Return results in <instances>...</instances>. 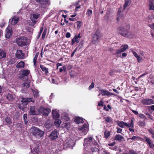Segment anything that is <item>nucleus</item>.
Masks as SVG:
<instances>
[{
  "mask_svg": "<svg viewBox=\"0 0 154 154\" xmlns=\"http://www.w3.org/2000/svg\"><path fill=\"white\" fill-rule=\"evenodd\" d=\"M16 56L17 58L23 59L24 57V54L23 53L21 50H17L16 54Z\"/></svg>",
  "mask_w": 154,
  "mask_h": 154,
  "instance_id": "nucleus-16",
  "label": "nucleus"
},
{
  "mask_svg": "<svg viewBox=\"0 0 154 154\" xmlns=\"http://www.w3.org/2000/svg\"><path fill=\"white\" fill-rule=\"evenodd\" d=\"M27 115L26 114H24L23 115V119L25 121V124H26L27 122V121L26 122V120L27 119Z\"/></svg>",
  "mask_w": 154,
  "mask_h": 154,
  "instance_id": "nucleus-53",
  "label": "nucleus"
},
{
  "mask_svg": "<svg viewBox=\"0 0 154 154\" xmlns=\"http://www.w3.org/2000/svg\"><path fill=\"white\" fill-rule=\"evenodd\" d=\"M29 114L31 115H36L39 113V109L38 111H36V108L34 106H32L30 107V111L29 112Z\"/></svg>",
  "mask_w": 154,
  "mask_h": 154,
  "instance_id": "nucleus-13",
  "label": "nucleus"
},
{
  "mask_svg": "<svg viewBox=\"0 0 154 154\" xmlns=\"http://www.w3.org/2000/svg\"><path fill=\"white\" fill-rule=\"evenodd\" d=\"M145 141H146L149 144H150L151 142V139L147 137H145Z\"/></svg>",
  "mask_w": 154,
  "mask_h": 154,
  "instance_id": "nucleus-49",
  "label": "nucleus"
},
{
  "mask_svg": "<svg viewBox=\"0 0 154 154\" xmlns=\"http://www.w3.org/2000/svg\"><path fill=\"white\" fill-rule=\"evenodd\" d=\"M49 121L47 122L45 124V127L47 128H48L52 126L51 124L49 123Z\"/></svg>",
  "mask_w": 154,
  "mask_h": 154,
  "instance_id": "nucleus-45",
  "label": "nucleus"
},
{
  "mask_svg": "<svg viewBox=\"0 0 154 154\" xmlns=\"http://www.w3.org/2000/svg\"><path fill=\"white\" fill-rule=\"evenodd\" d=\"M150 108L151 110L154 111V105L150 106Z\"/></svg>",
  "mask_w": 154,
  "mask_h": 154,
  "instance_id": "nucleus-64",
  "label": "nucleus"
},
{
  "mask_svg": "<svg viewBox=\"0 0 154 154\" xmlns=\"http://www.w3.org/2000/svg\"><path fill=\"white\" fill-rule=\"evenodd\" d=\"M93 144V139L92 137H90L85 139L84 146L91 145Z\"/></svg>",
  "mask_w": 154,
  "mask_h": 154,
  "instance_id": "nucleus-9",
  "label": "nucleus"
},
{
  "mask_svg": "<svg viewBox=\"0 0 154 154\" xmlns=\"http://www.w3.org/2000/svg\"><path fill=\"white\" fill-rule=\"evenodd\" d=\"M75 122L78 124L82 123L84 122L83 119L79 117H76L75 119Z\"/></svg>",
  "mask_w": 154,
  "mask_h": 154,
  "instance_id": "nucleus-26",
  "label": "nucleus"
},
{
  "mask_svg": "<svg viewBox=\"0 0 154 154\" xmlns=\"http://www.w3.org/2000/svg\"><path fill=\"white\" fill-rule=\"evenodd\" d=\"M70 36L71 34L69 32H68L66 33V36L67 38H69L70 37Z\"/></svg>",
  "mask_w": 154,
  "mask_h": 154,
  "instance_id": "nucleus-59",
  "label": "nucleus"
},
{
  "mask_svg": "<svg viewBox=\"0 0 154 154\" xmlns=\"http://www.w3.org/2000/svg\"><path fill=\"white\" fill-rule=\"evenodd\" d=\"M65 142L68 147H72L74 145L75 141L73 139L69 138L67 139L66 141Z\"/></svg>",
  "mask_w": 154,
  "mask_h": 154,
  "instance_id": "nucleus-14",
  "label": "nucleus"
},
{
  "mask_svg": "<svg viewBox=\"0 0 154 154\" xmlns=\"http://www.w3.org/2000/svg\"><path fill=\"white\" fill-rule=\"evenodd\" d=\"M139 116L141 118H145V116L142 114H139Z\"/></svg>",
  "mask_w": 154,
  "mask_h": 154,
  "instance_id": "nucleus-60",
  "label": "nucleus"
},
{
  "mask_svg": "<svg viewBox=\"0 0 154 154\" xmlns=\"http://www.w3.org/2000/svg\"><path fill=\"white\" fill-rule=\"evenodd\" d=\"M110 135V133L109 131H106L104 133V137L105 138H108Z\"/></svg>",
  "mask_w": 154,
  "mask_h": 154,
  "instance_id": "nucleus-39",
  "label": "nucleus"
},
{
  "mask_svg": "<svg viewBox=\"0 0 154 154\" xmlns=\"http://www.w3.org/2000/svg\"><path fill=\"white\" fill-rule=\"evenodd\" d=\"M55 119V125H60L61 122V120L60 119Z\"/></svg>",
  "mask_w": 154,
  "mask_h": 154,
  "instance_id": "nucleus-42",
  "label": "nucleus"
},
{
  "mask_svg": "<svg viewBox=\"0 0 154 154\" xmlns=\"http://www.w3.org/2000/svg\"><path fill=\"white\" fill-rule=\"evenodd\" d=\"M31 20L32 21V22L30 23L29 25L32 26H33L36 23V21L34 20Z\"/></svg>",
  "mask_w": 154,
  "mask_h": 154,
  "instance_id": "nucleus-48",
  "label": "nucleus"
},
{
  "mask_svg": "<svg viewBox=\"0 0 154 154\" xmlns=\"http://www.w3.org/2000/svg\"><path fill=\"white\" fill-rule=\"evenodd\" d=\"M100 91V94L103 96H107L108 97L111 95H115L113 93L109 92L106 89H102L99 90Z\"/></svg>",
  "mask_w": 154,
  "mask_h": 154,
  "instance_id": "nucleus-11",
  "label": "nucleus"
},
{
  "mask_svg": "<svg viewBox=\"0 0 154 154\" xmlns=\"http://www.w3.org/2000/svg\"><path fill=\"white\" fill-rule=\"evenodd\" d=\"M148 131L151 135L154 133V131L152 129H149Z\"/></svg>",
  "mask_w": 154,
  "mask_h": 154,
  "instance_id": "nucleus-56",
  "label": "nucleus"
},
{
  "mask_svg": "<svg viewBox=\"0 0 154 154\" xmlns=\"http://www.w3.org/2000/svg\"><path fill=\"white\" fill-rule=\"evenodd\" d=\"M30 134L32 138L34 140L37 138H40L42 137L44 134V133L42 131L36 127L32 128Z\"/></svg>",
  "mask_w": 154,
  "mask_h": 154,
  "instance_id": "nucleus-2",
  "label": "nucleus"
},
{
  "mask_svg": "<svg viewBox=\"0 0 154 154\" xmlns=\"http://www.w3.org/2000/svg\"><path fill=\"white\" fill-rule=\"evenodd\" d=\"M5 121L8 123L10 124L11 123V119L9 117H7L5 119Z\"/></svg>",
  "mask_w": 154,
  "mask_h": 154,
  "instance_id": "nucleus-44",
  "label": "nucleus"
},
{
  "mask_svg": "<svg viewBox=\"0 0 154 154\" xmlns=\"http://www.w3.org/2000/svg\"><path fill=\"white\" fill-rule=\"evenodd\" d=\"M14 95L12 94L8 93L6 95V99L9 101H12L14 98Z\"/></svg>",
  "mask_w": 154,
  "mask_h": 154,
  "instance_id": "nucleus-19",
  "label": "nucleus"
},
{
  "mask_svg": "<svg viewBox=\"0 0 154 154\" xmlns=\"http://www.w3.org/2000/svg\"><path fill=\"white\" fill-rule=\"evenodd\" d=\"M130 28L129 25H125L119 27L117 29L118 33L121 35L128 38H132L134 35L128 31Z\"/></svg>",
  "mask_w": 154,
  "mask_h": 154,
  "instance_id": "nucleus-1",
  "label": "nucleus"
},
{
  "mask_svg": "<svg viewBox=\"0 0 154 154\" xmlns=\"http://www.w3.org/2000/svg\"><path fill=\"white\" fill-rule=\"evenodd\" d=\"M51 112L50 109L45 108L43 107H40L39 108V113L42 114L43 115L48 116Z\"/></svg>",
  "mask_w": 154,
  "mask_h": 154,
  "instance_id": "nucleus-4",
  "label": "nucleus"
},
{
  "mask_svg": "<svg viewBox=\"0 0 154 154\" xmlns=\"http://www.w3.org/2000/svg\"><path fill=\"white\" fill-rule=\"evenodd\" d=\"M33 93V95L34 97L37 98L39 96V92L36 89H31Z\"/></svg>",
  "mask_w": 154,
  "mask_h": 154,
  "instance_id": "nucleus-29",
  "label": "nucleus"
},
{
  "mask_svg": "<svg viewBox=\"0 0 154 154\" xmlns=\"http://www.w3.org/2000/svg\"><path fill=\"white\" fill-rule=\"evenodd\" d=\"M126 126L128 128H133L134 127L133 121L132 119L131 121V123L129 124H127V125Z\"/></svg>",
  "mask_w": 154,
  "mask_h": 154,
  "instance_id": "nucleus-38",
  "label": "nucleus"
},
{
  "mask_svg": "<svg viewBox=\"0 0 154 154\" xmlns=\"http://www.w3.org/2000/svg\"><path fill=\"white\" fill-rule=\"evenodd\" d=\"M131 51L132 52L134 56L137 58L138 62L139 63L142 60V58L138 55L136 52L132 50H131Z\"/></svg>",
  "mask_w": 154,
  "mask_h": 154,
  "instance_id": "nucleus-23",
  "label": "nucleus"
},
{
  "mask_svg": "<svg viewBox=\"0 0 154 154\" xmlns=\"http://www.w3.org/2000/svg\"><path fill=\"white\" fill-rule=\"evenodd\" d=\"M58 132L56 130L52 131L50 134L49 137L51 140H53L58 137Z\"/></svg>",
  "mask_w": 154,
  "mask_h": 154,
  "instance_id": "nucleus-6",
  "label": "nucleus"
},
{
  "mask_svg": "<svg viewBox=\"0 0 154 154\" xmlns=\"http://www.w3.org/2000/svg\"><path fill=\"white\" fill-rule=\"evenodd\" d=\"M52 116L53 117L54 119H57L59 118L60 115L59 113L56 110H52Z\"/></svg>",
  "mask_w": 154,
  "mask_h": 154,
  "instance_id": "nucleus-27",
  "label": "nucleus"
},
{
  "mask_svg": "<svg viewBox=\"0 0 154 154\" xmlns=\"http://www.w3.org/2000/svg\"><path fill=\"white\" fill-rule=\"evenodd\" d=\"M62 126L63 127L66 128L67 129H68L70 127V124L68 122H67L63 123V124Z\"/></svg>",
  "mask_w": 154,
  "mask_h": 154,
  "instance_id": "nucleus-35",
  "label": "nucleus"
},
{
  "mask_svg": "<svg viewBox=\"0 0 154 154\" xmlns=\"http://www.w3.org/2000/svg\"><path fill=\"white\" fill-rule=\"evenodd\" d=\"M117 124L119 127L122 128H124V126H126V125H127V123L123 121H117Z\"/></svg>",
  "mask_w": 154,
  "mask_h": 154,
  "instance_id": "nucleus-24",
  "label": "nucleus"
},
{
  "mask_svg": "<svg viewBox=\"0 0 154 154\" xmlns=\"http://www.w3.org/2000/svg\"><path fill=\"white\" fill-rule=\"evenodd\" d=\"M19 20V18L18 17H14L11 19L9 20V22H11V24L14 25L18 23Z\"/></svg>",
  "mask_w": 154,
  "mask_h": 154,
  "instance_id": "nucleus-17",
  "label": "nucleus"
},
{
  "mask_svg": "<svg viewBox=\"0 0 154 154\" xmlns=\"http://www.w3.org/2000/svg\"><path fill=\"white\" fill-rule=\"evenodd\" d=\"M40 67L42 69V70L45 72V74L46 75H48V69L45 67L44 65H40Z\"/></svg>",
  "mask_w": 154,
  "mask_h": 154,
  "instance_id": "nucleus-20",
  "label": "nucleus"
},
{
  "mask_svg": "<svg viewBox=\"0 0 154 154\" xmlns=\"http://www.w3.org/2000/svg\"><path fill=\"white\" fill-rule=\"evenodd\" d=\"M38 56V54L37 53H36L33 59V62L34 63V64H35L36 63V60H37V57Z\"/></svg>",
  "mask_w": 154,
  "mask_h": 154,
  "instance_id": "nucleus-47",
  "label": "nucleus"
},
{
  "mask_svg": "<svg viewBox=\"0 0 154 154\" xmlns=\"http://www.w3.org/2000/svg\"><path fill=\"white\" fill-rule=\"evenodd\" d=\"M92 11L91 10L88 9L86 13V15L87 16H91L92 14Z\"/></svg>",
  "mask_w": 154,
  "mask_h": 154,
  "instance_id": "nucleus-43",
  "label": "nucleus"
},
{
  "mask_svg": "<svg viewBox=\"0 0 154 154\" xmlns=\"http://www.w3.org/2000/svg\"><path fill=\"white\" fill-rule=\"evenodd\" d=\"M20 101L25 106L27 105L28 104V101H27V98H24L22 97L21 98V100H20Z\"/></svg>",
  "mask_w": 154,
  "mask_h": 154,
  "instance_id": "nucleus-31",
  "label": "nucleus"
},
{
  "mask_svg": "<svg viewBox=\"0 0 154 154\" xmlns=\"http://www.w3.org/2000/svg\"><path fill=\"white\" fill-rule=\"evenodd\" d=\"M131 111L134 114H135L136 115H137L138 113V112H137L136 111L134 110L133 109H132Z\"/></svg>",
  "mask_w": 154,
  "mask_h": 154,
  "instance_id": "nucleus-63",
  "label": "nucleus"
},
{
  "mask_svg": "<svg viewBox=\"0 0 154 154\" xmlns=\"http://www.w3.org/2000/svg\"><path fill=\"white\" fill-rule=\"evenodd\" d=\"M26 38L24 37H22L16 39V41L19 46H22L26 45L27 42Z\"/></svg>",
  "mask_w": 154,
  "mask_h": 154,
  "instance_id": "nucleus-3",
  "label": "nucleus"
},
{
  "mask_svg": "<svg viewBox=\"0 0 154 154\" xmlns=\"http://www.w3.org/2000/svg\"><path fill=\"white\" fill-rule=\"evenodd\" d=\"M130 1H125V3L123 7V10H124L130 4Z\"/></svg>",
  "mask_w": 154,
  "mask_h": 154,
  "instance_id": "nucleus-37",
  "label": "nucleus"
},
{
  "mask_svg": "<svg viewBox=\"0 0 154 154\" xmlns=\"http://www.w3.org/2000/svg\"><path fill=\"white\" fill-rule=\"evenodd\" d=\"M121 8H119L118 12L117 17L116 18L117 21H118L119 19H120L122 16V14L121 13Z\"/></svg>",
  "mask_w": 154,
  "mask_h": 154,
  "instance_id": "nucleus-30",
  "label": "nucleus"
},
{
  "mask_svg": "<svg viewBox=\"0 0 154 154\" xmlns=\"http://www.w3.org/2000/svg\"><path fill=\"white\" fill-rule=\"evenodd\" d=\"M128 45H122L121 49L117 51L116 54H119L121 52L125 51L127 49H128Z\"/></svg>",
  "mask_w": 154,
  "mask_h": 154,
  "instance_id": "nucleus-15",
  "label": "nucleus"
},
{
  "mask_svg": "<svg viewBox=\"0 0 154 154\" xmlns=\"http://www.w3.org/2000/svg\"><path fill=\"white\" fill-rule=\"evenodd\" d=\"M149 26L151 29H154V23L150 24L149 25Z\"/></svg>",
  "mask_w": 154,
  "mask_h": 154,
  "instance_id": "nucleus-57",
  "label": "nucleus"
},
{
  "mask_svg": "<svg viewBox=\"0 0 154 154\" xmlns=\"http://www.w3.org/2000/svg\"><path fill=\"white\" fill-rule=\"evenodd\" d=\"M27 101H28V103L30 102H32L34 103V100L32 98H27Z\"/></svg>",
  "mask_w": 154,
  "mask_h": 154,
  "instance_id": "nucleus-51",
  "label": "nucleus"
},
{
  "mask_svg": "<svg viewBox=\"0 0 154 154\" xmlns=\"http://www.w3.org/2000/svg\"><path fill=\"white\" fill-rule=\"evenodd\" d=\"M78 39V38L77 37H76V36H75V37H74V38L72 39V45L74 44L75 42H76L77 43L79 42V40Z\"/></svg>",
  "mask_w": 154,
  "mask_h": 154,
  "instance_id": "nucleus-36",
  "label": "nucleus"
},
{
  "mask_svg": "<svg viewBox=\"0 0 154 154\" xmlns=\"http://www.w3.org/2000/svg\"><path fill=\"white\" fill-rule=\"evenodd\" d=\"M138 123L139 125L140 126L143 127L145 125V121H139Z\"/></svg>",
  "mask_w": 154,
  "mask_h": 154,
  "instance_id": "nucleus-41",
  "label": "nucleus"
},
{
  "mask_svg": "<svg viewBox=\"0 0 154 154\" xmlns=\"http://www.w3.org/2000/svg\"><path fill=\"white\" fill-rule=\"evenodd\" d=\"M30 81L29 80L25 82L22 84V86L25 88H28L29 87Z\"/></svg>",
  "mask_w": 154,
  "mask_h": 154,
  "instance_id": "nucleus-32",
  "label": "nucleus"
},
{
  "mask_svg": "<svg viewBox=\"0 0 154 154\" xmlns=\"http://www.w3.org/2000/svg\"><path fill=\"white\" fill-rule=\"evenodd\" d=\"M25 66V63L23 61L19 62L16 65V67L18 69L23 68Z\"/></svg>",
  "mask_w": 154,
  "mask_h": 154,
  "instance_id": "nucleus-25",
  "label": "nucleus"
},
{
  "mask_svg": "<svg viewBox=\"0 0 154 154\" xmlns=\"http://www.w3.org/2000/svg\"><path fill=\"white\" fill-rule=\"evenodd\" d=\"M139 137H136L135 136H134L130 138H128V140H137L138 138H139Z\"/></svg>",
  "mask_w": 154,
  "mask_h": 154,
  "instance_id": "nucleus-46",
  "label": "nucleus"
},
{
  "mask_svg": "<svg viewBox=\"0 0 154 154\" xmlns=\"http://www.w3.org/2000/svg\"><path fill=\"white\" fill-rule=\"evenodd\" d=\"M94 84L93 82L91 83V85H90L88 88V89L89 90H91V89L94 88Z\"/></svg>",
  "mask_w": 154,
  "mask_h": 154,
  "instance_id": "nucleus-52",
  "label": "nucleus"
},
{
  "mask_svg": "<svg viewBox=\"0 0 154 154\" xmlns=\"http://www.w3.org/2000/svg\"><path fill=\"white\" fill-rule=\"evenodd\" d=\"M101 35L99 31H97L94 34L93 36L92 41V42L95 43L97 42L99 39L101 37Z\"/></svg>",
  "mask_w": 154,
  "mask_h": 154,
  "instance_id": "nucleus-8",
  "label": "nucleus"
},
{
  "mask_svg": "<svg viewBox=\"0 0 154 154\" xmlns=\"http://www.w3.org/2000/svg\"><path fill=\"white\" fill-rule=\"evenodd\" d=\"M142 104L144 105H149L154 103V101L152 99H144L141 100Z\"/></svg>",
  "mask_w": 154,
  "mask_h": 154,
  "instance_id": "nucleus-10",
  "label": "nucleus"
},
{
  "mask_svg": "<svg viewBox=\"0 0 154 154\" xmlns=\"http://www.w3.org/2000/svg\"><path fill=\"white\" fill-rule=\"evenodd\" d=\"M116 128L117 129V133H121V132L122 131V129L119 128Z\"/></svg>",
  "mask_w": 154,
  "mask_h": 154,
  "instance_id": "nucleus-58",
  "label": "nucleus"
},
{
  "mask_svg": "<svg viewBox=\"0 0 154 154\" xmlns=\"http://www.w3.org/2000/svg\"><path fill=\"white\" fill-rule=\"evenodd\" d=\"M46 33L44 31L42 34V38L43 39H44L45 38Z\"/></svg>",
  "mask_w": 154,
  "mask_h": 154,
  "instance_id": "nucleus-61",
  "label": "nucleus"
},
{
  "mask_svg": "<svg viewBox=\"0 0 154 154\" xmlns=\"http://www.w3.org/2000/svg\"><path fill=\"white\" fill-rule=\"evenodd\" d=\"M103 119L105 120L106 121L110 124H112L113 123L112 119L109 117L107 116L104 117Z\"/></svg>",
  "mask_w": 154,
  "mask_h": 154,
  "instance_id": "nucleus-34",
  "label": "nucleus"
},
{
  "mask_svg": "<svg viewBox=\"0 0 154 154\" xmlns=\"http://www.w3.org/2000/svg\"><path fill=\"white\" fill-rule=\"evenodd\" d=\"M129 152L131 154H137L136 152L133 149L130 150Z\"/></svg>",
  "mask_w": 154,
  "mask_h": 154,
  "instance_id": "nucleus-54",
  "label": "nucleus"
},
{
  "mask_svg": "<svg viewBox=\"0 0 154 154\" xmlns=\"http://www.w3.org/2000/svg\"><path fill=\"white\" fill-rule=\"evenodd\" d=\"M99 106H103V103L102 100H101L98 103Z\"/></svg>",
  "mask_w": 154,
  "mask_h": 154,
  "instance_id": "nucleus-55",
  "label": "nucleus"
},
{
  "mask_svg": "<svg viewBox=\"0 0 154 154\" xmlns=\"http://www.w3.org/2000/svg\"><path fill=\"white\" fill-rule=\"evenodd\" d=\"M38 145L37 147L34 148L32 150V152L33 154H39L40 151L39 147L40 146V145L38 144Z\"/></svg>",
  "mask_w": 154,
  "mask_h": 154,
  "instance_id": "nucleus-22",
  "label": "nucleus"
},
{
  "mask_svg": "<svg viewBox=\"0 0 154 154\" xmlns=\"http://www.w3.org/2000/svg\"><path fill=\"white\" fill-rule=\"evenodd\" d=\"M76 23H77V28H80L81 26L82 22L79 21H78Z\"/></svg>",
  "mask_w": 154,
  "mask_h": 154,
  "instance_id": "nucleus-50",
  "label": "nucleus"
},
{
  "mask_svg": "<svg viewBox=\"0 0 154 154\" xmlns=\"http://www.w3.org/2000/svg\"><path fill=\"white\" fill-rule=\"evenodd\" d=\"M30 71L28 69H23L21 71V75L23 76L28 75L29 74Z\"/></svg>",
  "mask_w": 154,
  "mask_h": 154,
  "instance_id": "nucleus-21",
  "label": "nucleus"
},
{
  "mask_svg": "<svg viewBox=\"0 0 154 154\" xmlns=\"http://www.w3.org/2000/svg\"><path fill=\"white\" fill-rule=\"evenodd\" d=\"M94 144L95 146L97 145L98 144L97 142L95 140L93 139V144Z\"/></svg>",
  "mask_w": 154,
  "mask_h": 154,
  "instance_id": "nucleus-62",
  "label": "nucleus"
},
{
  "mask_svg": "<svg viewBox=\"0 0 154 154\" xmlns=\"http://www.w3.org/2000/svg\"><path fill=\"white\" fill-rule=\"evenodd\" d=\"M6 53L3 50L0 49V59H2L5 57Z\"/></svg>",
  "mask_w": 154,
  "mask_h": 154,
  "instance_id": "nucleus-33",
  "label": "nucleus"
},
{
  "mask_svg": "<svg viewBox=\"0 0 154 154\" xmlns=\"http://www.w3.org/2000/svg\"><path fill=\"white\" fill-rule=\"evenodd\" d=\"M124 139V138L122 136L119 134H116L115 137V140L119 142L121 141Z\"/></svg>",
  "mask_w": 154,
  "mask_h": 154,
  "instance_id": "nucleus-28",
  "label": "nucleus"
},
{
  "mask_svg": "<svg viewBox=\"0 0 154 154\" xmlns=\"http://www.w3.org/2000/svg\"><path fill=\"white\" fill-rule=\"evenodd\" d=\"M40 14L38 13H35L32 14L30 15L31 20H36L40 17Z\"/></svg>",
  "mask_w": 154,
  "mask_h": 154,
  "instance_id": "nucleus-18",
  "label": "nucleus"
},
{
  "mask_svg": "<svg viewBox=\"0 0 154 154\" xmlns=\"http://www.w3.org/2000/svg\"><path fill=\"white\" fill-rule=\"evenodd\" d=\"M79 130L80 132L82 133V135H85L88 130V124L86 123L84 124L81 127L79 128Z\"/></svg>",
  "mask_w": 154,
  "mask_h": 154,
  "instance_id": "nucleus-5",
  "label": "nucleus"
},
{
  "mask_svg": "<svg viewBox=\"0 0 154 154\" xmlns=\"http://www.w3.org/2000/svg\"><path fill=\"white\" fill-rule=\"evenodd\" d=\"M149 9L150 10H154V5H153L152 3V2L150 0L149 1Z\"/></svg>",
  "mask_w": 154,
  "mask_h": 154,
  "instance_id": "nucleus-40",
  "label": "nucleus"
},
{
  "mask_svg": "<svg viewBox=\"0 0 154 154\" xmlns=\"http://www.w3.org/2000/svg\"><path fill=\"white\" fill-rule=\"evenodd\" d=\"M36 1L37 2L46 6H49L51 4L49 0H36Z\"/></svg>",
  "mask_w": 154,
  "mask_h": 154,
  "instance_id": "nucleus-12",
  "label": "nucleus"
},
{
  "mask_svg": "<svg viewBox=\"0 0 154 154\" xmlns=\"http://www.w3.org/2000/svg\"><path fill=\"white\" fill-rule=\"evenodd\" d=\"M5 32V37L7 38H9L11 36L13 33L12 27L8 26L6 29Z\"/></svg>",
  "mask_w": 154,
  "mask_h": 154,
  "instance_id": "nucleus-7",
  "label": "nucleus"
}]
</instances>
